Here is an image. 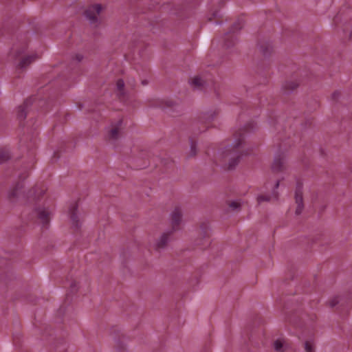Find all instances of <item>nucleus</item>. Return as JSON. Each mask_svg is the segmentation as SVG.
I'll return each instance as SVG.
<instances>
[{
  "label": "nucleus",
  "mask_w": 352,
  "mask_h": 352,
  "mask_svg": "<svg viewBox=\"0 0 352 352\" xmlns=\"http://www.w3.org/2000/svg\"><path fill=\"white\" fill-rule=\"evenodd\" d=\"M242 139L239 138L233 142L232 144L228 145L218 151V157L223 161L229 160V168H233L239 161V156L236 149L241 145Z\"/></svg>",
  "instance_id": "nucleus-1"
},
{
  "label": "nucleus",
  "mask_w": 352,
  "mask_h": 352,
  "mask_svg": "<svg viewBox=\"0 0 352 352\" xmlns=\"http://www.w3.org/2000/svg\"><path fill=\"white\" fill-rule=\"evenodd\" d=\"M122 121L118 120L116 122L111 123L106 129V135L109 140L115 141L118 140L122 133Z\"/></svg>",
  "instance_id": "nucleus-2"
},
{
  "label": "nucleus",
  "mask_w": 352,
  "mask_h": 352,
  "mask_svg": "<svg viewBox=\"0 0 352 352\" xmlns=\"http://www.w3.org/2000/svg\"><path fill=\"white\" fill-rule=\"evenodd\" d=\"M102 8L100 4H95L90 6L85 12V16L91 25H96L98 21V16L102 11Z\"/></svg>",
  "instance_id": "nucleus-3"
},
{
  "label": "nucleus",
  "mask_w": 352,
  "mask_h": 352,
  "mask_svg": "<svg viewBox=\"0 0 352 352\" xmlns=\"http://www.w3.org/2000/svg\"><path fill=\"white\" fill-rule=\"evenodd\" d=\"M170 221L174 230L179 228L182 222V210L180 206H175L170 214Z\"/></svg>",
  "instance_id": "nucleus-4"
},
{
  "label": "nucleus",
  "mask_w": 352,
  "mask_h": 352,
  "mask_svg": "<svg viewBox=\"0 0 352 352\" xmlns=\"http://www.w3.org/2000/svg\"><path fill=\"white\" fill-rule=\"evenodd\" d=\"M23 185L18 184L8 192V199L11 203L19 201L23 195Z\"/></svg>",
  "instance_id": "nucleus-5"
},
{
  "label": "nucleus",
  "mask_w": 352,
  "mask_h": 352,
  "mask_svg": "<svg viewBox=\"0 0 352 352\" xmlns=\"http://www.w3.org/2000/svg\"><path fill=\"white\" fill-rule=\"evenodd\" d=\"M170 234L171 232L169 231L162 233L153 243V248L157 250L164 249L170 241Z\"/></svg>",
  "instance_id": "nucleus-6"
},
{
  "label": "nucleus",
  "mask_w": 352,
  "mask_h": 352,
  "mask_svg": "<svg viewBox=\"0 0 352 352\" xmlns=\"http://www.w3.org/2000/svg\"><path fill=\"white\" fill-rule=\"evenodd\" d=\"M272 168L275 172L283 171L286 169V159L283 156L275 157Z\"/></svg>",
  "instance_id": "nucleus-7"
},
{
  "label": "nucleus",
  "mask_w": 352,
  "mask_h": 352,
  "mask_svg": "<svg viewBox=\"0 0 352 352\" xmlns=\"http://www.w3.org/2000/svg\"><path fill=\"white\" fill-rule=\"evenodd\" d=\"M279 186V181H276L274 187H273V190H272V195H260L257 197V201L261 204L263 201H270L272 199H276L278 198V192H276V189L278 188Z\"/></svg>",
  "instance_id": "nucleus-8"
},
{
  "label": "nucleus",
  "mask_w": 352,
  "mask_h": 352,
  "mask_svg": "<svg viewBox=\"0 0 352 352\" xmlns=\"http://www.w3.org/2000/svg\"><path fill=\"white\" fill-rule=\"evenodd\" d=\"M36 212L38 217L43 221H46L52 214V211L45 207H38L36 209Z\"/></svg>",
  "instance_id": "nucleus-9"
},
{
  "label": "nucleus",
  "mask_w": 352,
  "mask_h": 352,
  "mask_svg": "<svg viewBox=\"0 0 352 352\" xmlns=\"http://www.w3.org/2000/svg\"><path fill=\"white\" fill-rule=\"evenodd\" d=\"M38 56L36 54L25 55L21 58L19 66L21 68L25 67L32 62L34 61L36 58H38Z\"/></svg>",
  "instance_id": "nucleus-10"
},
{
  "label": "nucleus",
  "mask_w": 352,
  "mask_h": 352,
  "mask_svg": "<svg viewBox=\"0 0 352 352\" xmlns=\"http://www.w3.org/2000/svg\"><path fill=\"white\" fill-rule=\"evenodd\" d=\"M69 215L70 218V221L74 226L78 227L80 221V219L78 214L76 211V205H73L69 210Z\"/></svg>",
  "instance_id": "nucleus-11"
},
{
  "label": "nucleus",
  "mask_w": 352,
  "mask_h": 352,
  "mask_svg": "<svg viewBox=\"0 0 352 352\" xmlns=\"http://www.w3.org/2000/svg\"><path fill=\"white\" fill-rule=\"evenodd\" d=\"M295 200L296 204L297 205L296 209V213L297 214H300L303 209V204H302V196L301 192L299 190L296 191L295 195Z\"/></svg>",
  "instance_id": "nucleus-12"
},
{
  "label": "nucleus",
  "mask_w": 352,
  "mask_h": 352,
  "mask_svg": "<svg viewBox=\"0 0 352 352\" xmlns=\"http://www.w3.org/2000/svg\"><path fill=\"white\" fill-rule=\"evenodd\" d=\"M285 342L282 338H278L274 342V350L277 352H282L283 351Z\"/></svg>",
  "instance_id": "nucleus-13"
},
{
  "label": "nucleus",
  "mask_w": 352,
  "mask_h": 352,
  "mask_svg": "<svg viewBox=\"0 0 352 352\" xmlns=\"http://www.w3.org/2000/svg\"><path fill=\"white\" fill-rule=\"evenodd\" d=\"M191 85L194 88H199L204 84V80L199 76H195L190 81Z\"/></svg>",
  "instance_id": "nucleus-14"
},
{
  "label": "nucleus",
  "mask_w": 352,
  "mask_h": 352,
  "mask_svg": "<svg viewBox=\"0 0 352 352\" xmlns=\"http://www.w3.org/2000/svg\"><path fill=\"white\" fill-rule=\"evenodd\" d=\"M305 350L306 352H315V344L313 340H307L305 342Z\"/></svg>",
  "instance_id": "nucleus-15"
},
{
  "label": "nucleus",
  "mask_w": 352,
  "mask_h": 352,
  "mask_svg": "<svg viewBox=\"0 0 352 352\" xmlns=\"http://www.w3.org/2000/svg\"><path fill=\"white\" fill-rule=\"evenodd\" d=\"M242 201L240 199L234 200L229 204L230 208L234 210L241 208Z\"/></svg>",
  "instance_id": "nucleus-16"
},
{
  "label": "nucleus",
  "mask_w": 352,
  "mask_h": 352,
  "mask_svg": "<svg viewBox=\"0 0 352 352\" xmlns=\"http://www.w3.org/2000/svg\"><path fill=\"white\" fill-rule=\"evenodd\" d=\"M124 81L122 80H118V82H117V88H118V90L122 91V89L124 88Z\"/></svg>",
  "instance_id": "nucleus-17"
},
{
  "label": "nucleus",
  "mask_w": 352,
  "mask_h": 352,
  "mask_svg": "<svg viewBox=\"0 0 352 352\" xmlns=\"http://www.w3.org/2000/svg\"><path fill=\"white\" fill-rule=\"evenodd\" d=\"M82 59V55H80V54H77V55L76 56V60L77 61H78V62H79V61H80Z\"/></svg>",
  "instance_id": "nucleus-18"
},
{
  "label": "nucleus",
  "mask_w": 352,
  "mask_h": 352,
  "mask_svg": "<svg viewBox=\"0 0 352 352\" xmlns=\"http://www.w3.org/2000/svg\"><path fill=\"white\" fill-rule=\"evenodd\" d=\"M44 192H45V190H40V193H41V194H43V193H44Z\"/></svg>",
  "instance_id": "nucleus-19"
},
{
  "label": "nucleus",
  "mask_w": 352,
  "mask_h": 352,
  "mask_svg": "<svg viewBox=\"0 0 352 352\" xmlns=\"http://www.w3.org/2000/svg\"><path fill=\"white\" fill-rule=\"evenodd\" d=\"M350 36V38H351V39H352V31H351V32L350 33V36Z\"/></svg>",
  "instance_id": "nucleus-20"
},
{
  "label": "nucleus",
  "mask_w": 352,
  "mask_h": 352,
  "mask_svg": "<svg viewBox=\"0 0 352 352\" xmlns=\"http://www.w3.org/2000/svg\"><path fill=\"white\" fill-rule=\"evenodd\" d=\"M336 304V302H332V303H331V305L334 306Z\"/></svg>",
  "instance_id": "nucleus-21"
}]
</instances>
